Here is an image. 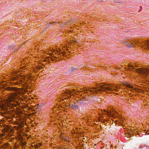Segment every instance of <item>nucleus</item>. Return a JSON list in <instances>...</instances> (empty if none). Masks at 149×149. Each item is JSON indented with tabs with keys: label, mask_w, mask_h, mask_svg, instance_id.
I'll return each instance as SVG.
<instances>
[{
	"label": "nucleus",
	"mask_w": 149,
	"mask_h": 149,
	"mask_svg": "<svg viewBox=\"0 0 149 149\" xmlns=\"http://www.w3.org/2000/svg\"><path fill=\"white\" fill-rule=\"evenodd\" d=\"M72 93V91H70L68 92V94H70Z\"/></svg>",
	"instance_id": "8"
},
{
	"label": "nucleus",
	"mask_w": 149,
	"mask_h": 149,
	"mask_svg": "<svg viewBox=\"0 0 149 149\" xmlns=\"http://www.w3.org/2000/svg\"><path fill=\"white\" fill-rule=\"evenodd\" d=\"M52 58V57L51 58L52 61H54V59Z\"/></svg>",
	"instance_id": "9"
},
{
	"label": "nucleus",
	"mask_w": 149,
	"mask_h": 149,
	"mask_svg": "<svg viewBox=\"0 0 149 149\" xmlns=\"http://www.w3.org/2000/svg\"><path fill=\"white\" fill-rule=\"evenodd\" d=\"M16 103L17 104H14V106L15 107H16L17 105L18 106H19L20 105V104L18 102H16Z\"/></svg>",
	"instance_id": "6"
},
{
	"label": "nucleus",
	"mask_w": 149,
	"mask_h": 149,
	"mask_svg": "<svg viewBox=\"0 0 149 149\" xmlns=\"http://www.w3.org/2000/svg\"><path fill=\"white\" fill-rule=\"evenodd\" d=\"M148 135H149V133H148Z\"/></svg>",
	"instance_id": "15"
},
{
	"label": "nucleus",
	"mask_w": 149,
	"mask_h": 149,
	"mask_svg": "<svg viewBox=\"0 0 149 149\" xmlns=\"http://www.w3.org/2000/svg\"><path fill=\"white\" fill-rule=\"evenodd\" d=\"M73 91H75V90H74V89H73Z\"/></svg>",
	"instance_id": "12"
},
{
	"label": "nucleus",
	"mask_w": 149,
	"mask_h": 149,
	"mask_svg": "<svg viewBox=\"0 0 149 149\" xmlns=\"http://www.w3.org/2000/svg\"><path fill=\"white\" fill-rule=\"evenodd\" d=\"M72 107L76 109H79V108L78 105L77 103H74L72 106Z\"/></svg>",
	"instance_id": "3"
},
{
	"label": "nucleus",
	"mask_w": 149,
	"mask_h": 149,
	"mask_svg": "<svg viewBox=\"0 0 149 149\" xmlns=\"http://www.w3.org/2000/svg\"><path fill=\"white\" fill-rule=\"evenodd\" d=\"M130 42L132 45H134V42L132 40V41H130Z\"/></svg>",
	"instance_id": "7"
},
{
	"label": "nucleus",
	"mask_w": 149,
	"mask_h": 149,
	"mask_svg": "<svg viewBox=\"0 0 149 149\" xmlns=\"http://www.w3.org/2000/svg\"><path fill=\"white\" fill-rule=\"evenodd\" d=\"M129 46V47H130V46H131V45H130V46Z\"/></svg>",
	"instance_id": "14"
},
{
	"label": "nucleus",
	"mask_w": 149,
	"mask_h": 149,
	"mask_svg": "<svg viewBox=\"0 0 149 149\" xmlns=\"http://www.w3.org/2000/svg\"><path fill=\"white\" fill-rule=\"evenodd\" d=\"M5 129L7 131H9L10 129V127L9 126L7 125L6 126Z\"/></svg>",
	"instance_id": "5"
},
{
	"label": "nucleus",
	"mask_w": 149,
	"mask_h": 149,
	"mask_svg": "<svg viewBox=\"0 0 149 149\" xmlns=\"http://www.w3.org/2000/svg\"><path fill=\"white\" fill-rule=\"evenodd\" d=\"M17 88L16 87H10L8 89V90L10 91H16L17 89Z\"/></svg>",
	"instance_id": "4"
},
{
	"label": "nucleus",
	"mask_w": 149,
	"mask_h": 149,
	"mask_svg": "<svg viewBox=\"0 0 149 149\" xmlns=\"http://www.w3.org/2000/svg\"><path fill=\"white\" fill-rule=\"evenodd\" d=\"M130 88H132V86H130V87H129Z\"/></svg>",
	"instance_id": "13"
},
{
	"label": "nucleus",
	"mask_w": 149,
	"mask_h": 149,
	"mask_svg": "<svg viewBox=\"0 0 149 149\" xmlns=\"http://www.w3.org/2000/svg\"><path fill=\"white\" fill-rule=\"evenodd\" d=\"M107 84H104L101 85L100 87H97L96 88H94L92 90H86V91H89L91 92H92L94 93H97L98 92L101 93L102 91L106 92H108V91H112V88L109 86H105L107 85Z\"/></svg>",
	"instance_id": "1"
},
{
	"label": "nucleus",
	"mask_w": 149,
	"mask_h": 149,
	"mask_svg": "<svg viewBox=\"0 0 149 149\" xmlns=\"http://www.w3.org/2000/svg\"><path fill=\"white\" fill-rule=\"evenodd\" d=\"M53 54H51H51H49V55L50 56H52V55H53Z\"/></svg>",
	"instance_id": "10"
},
{
	"label": "nucleus",
	"mask_w": 149,
	"mask_h": 149,
	"mask_svg": "<svg viewBox=\"0 0 149 149\" xmlns=\"http://www.w3.org/2000/svg\"><path fill=\"white\" fill-rule=\"evenodd\" d=\"M54 58H55V59L57 58V57H56V56H54Z\"/></svg>",
	"instance_id": "11"
},
{
	"label": "nucleus",
	"mask_w": 149,
	"mask_h": 149,
	"mask_svg": "<svg viewBox=\"0 0 149 149\" xmlns=\"http://www.w3.org/2000/svg\"><path fill=\"white\" fill-rule=\"evenodd\" d=\"M79 65H77L76 66H73L71 67L70 68V70L71 72H73L74 70H77L79 68Z\"/></svg>",
	"instance_id": "2"
}]
</instances>
